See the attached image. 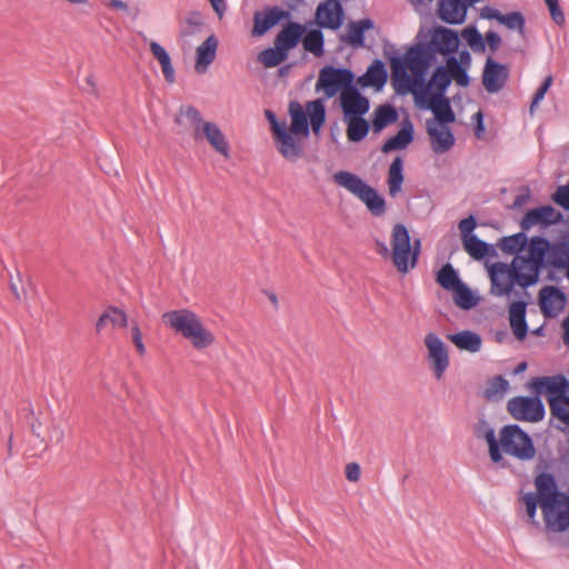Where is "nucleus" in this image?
Listing matches in <instances>:
<instances>
[{
  "label": "nucleus",
  "mask_w": 569,
  "mask_h": 569,
  "mask_svg": "<svg viewBox=\"0 0 569 569\" xmlns=\"http://www.w3.org/2000/svg\"><path fill=\"white\" fill-rule=\"evenodd\" d=\"M433 63L431 53L423 47H410L405 59L393 57L390 61L391 82L398 93L411 91L416 93V87L422 90L427 87L425 83L426 74Z\"/></svg>",
  "instance_id": "obj_1"
},
{
  "label": "nucleus",
  "mask_w": 569,
  "mask_h": 569,
  "mask_svg": "<svg viewBox=\"0 0 569 569\" xmlns=\"http://www.w3.org/2000/svg\"><path fill=\"white\" fill-rule=\"evenodd\" d=\"M539 505L548 529L563 532L569 528V496L558 491L555 477L542 472L535 479Z\"/></svg>",
  "instance_id": "obj_2"
},
{
  "label": "nucleus",
  "mask_w": 569,
  "mask_h": 569,
  "mask_svg": "<svg viewBox=\"0 0 569 569\" xmlns=\"http://www.w3.org/2000/svg\"><path fill=\"white\" fill-rule=\"evenodd\" d=\"M161 319L166 326L188 339L194 349H206L216 341L214 335L204 327L199 316L189 309L167 311Z\"/></svg>",
  "instance_id": "obj_3"
},
{
  "label": "nucleus",
  "mask_w": 569,
  "mask_h": 569,
  "mask_svg": "<svg viewBox=\"0 0 569 569\" xmlns=\"http://www.w3.org/2000/svg\"><path fill=\"white\" fill-rule=\"evenodd\" d=\"M183 118H186L192 127L194 140L204 139L218 153L226 159L230 158L229 142L217 123L203 120L199 110L193 106L180 107L174 119L176 123L181 124Z\"/></svg>",
  "instance_id": "obj_4"
},
{
  "label": "nucleus",
  "mask_w": 569,
  "mask_h": 569,
  "mask_svg": "<svg viewBox=\"0 0 569 569\" xmlns=\"http://www.w3.org/2000/svg\"><path fill=\"white\" fill-rule=\"evenodd\" d=\"M390 244L391 261L398 272L406 274L417 266L421 241L416 239L411 246L409 231L402 223L393 226Z\"/></svg>",
  "instance_id": "obj_5"
},
{
  "label": "nucleus",
  "mask_w": 569,
  "mask_h": 569,
  "mask_svg": "<svg viewBox=\"0 0 569 569\" xmlns=\"http://www.w3.org/2000/svg\"><path fill=\"white\" fill-rule=\"evenodd\" d=\"M337 184L346 188L349 192L358 197L375 217H381L387 211L386 200L377 190L367 184L360 177L348 171H338L333 176Z\"/></svg>",
  "instance_id": "obj_6"
},
{
  "label": "nucleus",
  "mask_w": 569,
  "mask_h": 569,
  "mask_svg": "<svg viewBox=\"0 0 569 569\" xmlns=\"http://www.w3.org/2000/svg\"><path fill=\"white\" fill-rule=\"evenodd\" d=\"M498 448L500 453L526 461L536 456V448L529 435L518 425L503 426L499 431Z\"/></svg>",
  "instance_id": "obj_7"
},
{
  "label": "nucleus",
  "mask_w": 569,
  "mask_h": 569,
  "mask_svg": "<svg viewBox=\"0 0 569 569\" xmlns=\"http://www.w3.org/2000/svg\"><path fill=\"white\" fill-rule=\"evenodd\" d=\"M355 74L350 69L326 66L319 71L316 89L322 90L327 98L335 97L353 87Z\"/></svg>",
  "instance_id": "obj_8"
},
{
  "label": "nucleus",
  "mask_w": 569,
  "mask_h": 569,
  "mask_svg": "<svg viewBox=\"0 0 569 569\" xmlns=\"http://www.w3.org/2000/svg\"><path fill=\"white\" fill-rule=\"evenodd\" d=\"M507 411L518 421L539 422L545 417V406L537 395L536 397L517 396L509 399Z\"/></svg>",
  "instance_id": "obj_9"
},
{
  "label": "nucleus",
  "mask_w": 569,
  "mask_h": 569,
  "mask_svg": "<svg viewBox=\"0 0 569 569\" xmlns=\"http://www.w3.org/2000/svg\"><path fill=\"white\" fill-rule=\"evenodd\" d=\"M535 395H547L549 408L553 398H563L569 390V380L563 375L538 377L530 381Z\"/></svg>",
  "instance_id": "obj_10"
},
{
  "label": "nucleus",
  "mask_w": 569,
  "mask_h": 569,
  "mask_svg": "<svg viewBox=\"0 0 569 569\" xmlns=\"http://www.w3.org/2000/svg\"><path fill=\"white\" fill-rule=\"evenodd\" d=\"M413 47H423L436 60V53L447 54L456 52L459 47L458 33L445 27H437L428 43H417Z\"/></svg>",
  "instance_id": "obj_11"
},
{
  "label": "nucleus",
  "mask_w": 569,
  "mask_h": 569,
  "mask_svg": "<svg viewBox=\"0 0 569 569\" xmlns=\"http://www.w3.org/2000/svg\"><path fill=\"white\" fill-rule=\"evenodd\" d=\"M425 345L428 349V360L431 365L433 375L437 379H441L449 366L447 348L442 340L433 332L426 335Z\"/></svg>",
  "instance_id": "obj_12"
},
{
  "label": "nucleus",
  "mask_w": 569,
  "mask_h": 569,
  "mask_svg": "<svg viewBox=\"0 0 569 569\" xmlns=\"http://www.w3.org/2000/svg\"><path fill=\"white\" fill-rule=\"evenodd\" d=\"M509 79V68L493 60L491 57L486 59L482 71V84L487 92L496 93L500 91Z\"/></svg>",
  "instance_id": "obj_13"
},
{
  "label": "nucleus",
  "mask_w": 569,
  "mask_h": 569,
  "mask_svg": "<svg viewBox=\"0 0 569 569\" xmlns=\"http://www.w3.org/2000/svg\"><path fill=\"white\" fill-rule=\"evenodd\" d=\"M490 292L496 297L510 295L513 289L512 263L495 262L489 268Z\"/></svg>",
  "instance_id": "obj_14"
},
{
  "label": "nucleus",
  "mask_w": 569,
  "mask_h": 569,
  "mask_svg": "<svg viewBox=\"0 0 569 569\" xmlns=\"http://www.w3.org/2000/svg\"><path fill=\"white\" fill-rule=\"evenodd\" d=\"M340 106L345 118L362 117L369 110V100L360 93L357 87L349 88L340 94Z\"/></svg>",
  "instance_id": "obj_15"
},
{
  "label": "nucleus",
  "mask_w": 569,
  "mask_h": 569,
  "mask_svg": "<svg viewBox=\"0 0 569 569\" xmlns=\"http://www.w3.org/2000/svg\"><path fill=\"white\" fill-rule=\"evenodd\" d=\"M563 219V216L560 211L556 210L551 206H541L539 208L529 210L522 217L520 221V227L522 230H529L531 227L536 224H553L558 223Z\"/></svg>",
  "instance_id": "obj_16"
},
{
  "label": "nucleus",
  "mask_w": 569,
  "mask_h": 569,
  "mask_svg": "<svg viewBox=\"0 0 569 569\" xmlns=\"http://www.w3.org/2000/svg\"><path fill=\"white\" fill-rule=\"evenodd\" d=\"M567 297L557 287L546 286L539 291V306L545 317H555L566 306Z\"/></svg>",
  "instance_id": "obj_17"
},
{
  "label": "nucleus",
  "mask_w": 569,
  "mask_h": 569,
  "mask_svg": "<svg viewBox=\"0 0 569 569\" xmlns=\"http://www.w3.org/2000/svg\"><path fill=\"white\" fill-rule=\"evenodd\" d=\"M343 9L338 0H327L318 6L316 21L319 27L338 29L342 23Z\"/></svg>",
  "instance_id": "obj_18"
},
{
  "label": "nucleus",
  "mask_w": 569,
  "mask_h": 569,
  "mask_svg": "<svg viewBox=\"0 0 569 569\" xmlns=\"http://www.w3.org/2000/svg\"><path fill=\"white\" fill-rule=\"evenodd\" d=\"M436 123L433 119H428L426 122V130L431 139V147L435 153H445L455 144V137L452 131L447 126Z\"/></svg>",
  "instance_id": "obj_19"
},
{
  "label": "nucleus",
  "mask_w": 569,
  "mask_h": 569,
  "mask_svg": "<svg viewBox=\"0 0 569 569\" xmlns=\"http://www.w3.org/2000/svg\"><path fill=\"white\" fill-rule=\"evenodd\" d=\"M468 7L466 0H439L437 14L448 24H460L466 19Z\"/></svg>",
  "instance_id": "obj_20"
},
{
  "label": "nucleus",
  "mask_w": 569,
  "mask_h": 569,
  "mask_svg": "<svg viewBox=\"0 0 569 569\" xmlns=\"http://www.w3.org/2000/svg\"><path fill=\"white\" fill-rule=\"evenodd\" d=\"M426 108L432 111L435 114L433 121L440 126L456 121V114L450 106V101L445 94H429Z\"/></svg>",
  "instance_id": "obj_21"
},
{
  "label": "nucleus",
  "mask_w": 569,
  "mask_h": 569,
  "mask_svg": "<svg viewBox=\"0 0 569 569\" xmlns=\"http://www.w3.org/2000/svg\"><path fill=\"white\" fill-rule=\"evenodd\" d=\"M274 139L279 142V152L287 160L297 161L303 157L305 150L302 143L293 138V133L288 131V128L279 131V133L274 136Z\"/></svg>",
  "instance_id": "obj_22"
},
{
  "label": "nucleus",
  "mask_w": 569,
  "mask_h": 569,
  "mask_svg": "<svg viewBox=\"0 0 569 569\" xmlns=\"http://www.w3.org/2000/svg\"><path fill=\"white\" fill-rule=\"evenodd\" d=\"M306 33V27L298 22H288L274 38V46H279L287 53L297 47Z\"/></svg>",
  "instance_id": "obj_23"
},
{
  "label": "nucleus",
  "mask_w": 569,
  "mask_h": 569,
  "mask_svg": "<svg viewBox=\"0 0 569 569\" xmlns=\"http://www.w3.org/2000/svg\"><path fill=\"white\" fill-rule=\"evenodd\" d=\"M526 301H513L509 306V322L511 330L518 340L527 337L528 325L526 321Z\"/></svg>",
  "instance_id": "obj_24"
},
{
  "label": "nucleus",
  "mask_w": 569,
  "mask_h": 569,
  "mask_svg": "<svg viewBox=\"0 0 569 569\" xmlns=\"http://www.w3.org/2000/svg\"><path fill=\"white\" fill-rule=\"evenodd\" d=\"M475 433L478 438H483L488 445L489 457L495 463H503V457L500 453V449L498 448V441L496 438L495 430L490 427V425L485 420L480 419L475 428Z\"/></svg>",
  "instance_id": "obj_25"
},
{
  "label": "nucleus",
  "mask_w": 569,
  "mask_h": 569,
  "mask_svg": "<svg viewBox=\"0 0 569 569\" xmlns=\"http://www.w3.org/2000/svg\"><path fill=\"white\" fill-rule=\"evenodd\" d=\"M413 124L407 119L403 121L401 129L396 136L389 138L382 146L381 152L389 153L395 150H402L407 148L413 140Z\"/></svg>",
  "instance_id": "obj_26"
},
{
  "label": "nucleus",
  "mask_w": 569,
  "mask_h": 569,
  "mask_svg": "<svg viewBox=\"0 0 569 569\" xmlns=\"http://www.w3.org/2000/svg\"><path fill=\"white\" fill-rule=\"evenodd\" d=\"M387 79L388 73L385 64L381 60L377 59L371 63L367 72L358 78V84L363 88L376 87L380 89L387 82Z\"/></svg>",
  "instance_id": "obj_27"
},
{
  "label": "nucleus",
  "mask_w": 569,
  "mask_h": 569,
  "mask_svg": "<svg viewBox=\"0 0 569 569\" xmlns=\"http://www.w3.org/2000/svg\"><path fill=\"white\" fill-rule=\"evenodd\" d=\"M109 325L112 328H126L128 326L127 313L118 307H108L96 322V332L100 333Z\"/></svg>",
  "instance_id": "obj_28"
},
{
  "label": "nucleus",
  "mask_w": 569,
  "mask_h": 569,
  "mask_svg": "<svg viewBox=\"0 0 569 569\" xmlns=\"http://www.w3.org/2000/svg\"><path fill=\"white\" fill-rule=\"evenodd\" d=\"M217 47L218 40L213 34H211L197 48V60L194 66L197 72L202 73L207 70L208 66L216 58Z\"/></svg>",
  "instance_id": "obj_29"
},
{
  "label": "nucleus",
  "mask_w": 569,
  "mask_h": 569,
  "mask_svg": "<svg viewBox=\"0 0 569 569\" xmlns=\"http://www.w3.org/2000/svg\"><path fill=\"white\" fill-rule=\"evenodd\" d=\"M447 339L451 341L458 349L471 353L478 352L482 346L481 337L477 332L470 330H463L457 333L448 335Z\"/></svg>",
  "instance_id": "obj_30"
},
{
  "label": "nucleus",
  "mask_w": 569,
  "mask_h": 569,
  "mask_svg": "<svg viewBox=\"0 0 569 569\" xmlns=\"http://www.w3.org/2000/svg\"><path fill=\"white\" fill-rule=\"evenodd\" d=\"M452 79L448 67L439 66L433 71V74L423 89V94H445L447 88L450 86Z\"/></svg>",
  "instance_id": "obj_31"
},
{
  "label": "nucleus",
  "mask_w": 569,
  "mask_h": 569,
  "mask_svg": "<svg viewBox=\"0 0 569 569\" xmlns=\"http://www.w3.org/2000/svg\"><path fill=\"white\" fill-rule=\"evenodd\" d=\"M282 16L283 11L277 7L268 9L263 16L259 12H256L253 17L252 34H264L271 27L279 22Z\"/></svg>",
  "instance_id": "obj_32"
},
{
  "label": "nucleus",
  "mask_w": 569,
  "mask_h": 569,
  "mask_svg": "<svg viewBox=\"0 0 569 569\" xmlns=\"http://www.w3.org/2000/svg\"><path fill=\"white\" fill-rule=\"evenodd\" d=\"M289 113L291 117L290 131L298 136L302 134L307 137L309 134L308 117L298 101H291L289 103Z\"/></svg>",
  "instance_id": "obj_33"
},
{
  "label": "nucleus",
  "mask_w": 569,
  "mask_h": 569,
  "mask_svg": "<svg viewBox=\"0 0 569 569\" xmlns=\"http://www.w3.org/2000/svg\"><path fill=\"white\" fill-rule=\"evenodd\" d=\"M509 381L502 376H496L487 381L482 397L488 402H499L509 390Z\"/></svg>",
  "instance_id": "obj_34"
},
{
  "label": "nucleus",
  "mask_w": 569,
  "mask_h": 569,
  "mask_svg": "<svg viewBox=\"0 0 569 569\" xmlns=\"http://www.w3.org/2000/svg\"><path fill=\"white\" fill-rule=\"evenodd\" d=\"M398 120V112L391 104H381L376 108L372 119V128L375 132H380L387 126Z\"/></svg>",
  "instance_id": "obj_35"
},
{
  "label": "nucleus",
  "mask_w": 569,
  "mask_h": 569,
  "mask_svg": "<svg viewBox=\"0 0 569 569\" xmlns=\"http://www.w3.org/2000/svg\"><path fill=\"white\" fill-rule=\"evenodd\" d=\"M150 50H151L153 57L161 64V69H162L166 81L168 83H173L176 80L174 69L171 64V59H170L168 52L166 51V49L162 46H160L158 42L151 41Z\"/></svg>",
  "instance_id": "obj_36"
},
{
  "label": "nucleus",
  "mask_w": 569,
  "mask_h": 569,
  "mask_svg": "<svg viewBox=\"0 0 569 569\" xmlns=\"http://www.w3.org/2000/svg\"><path fill=\"white\" fill-rule=\"evenodd\" d=\"M402 167L403 163L400 157H396L389 167L387 183L391 197H396L401 191L403 182Z\"/></svg>",
  "instance_id": "obj_37"
},
{
  "label": "nucleus",
  "mask_w": 569,
  "mask_h": 569,
  "mask_svg": "<svg viewBox=\"0 0 569 569\" xmlns=\"http://www.w3.org/2000/svg\"><path fill=\"white\" fill-rule=\"evenodd\" d=\"M348 123L347 138L349 141L359 142L365 139L369 132V123L362 117L345 118Z\"/></svg>",
  "instance_id": "obj_38"
},
{
  "label": "nucleus",
  "mask_w": 569,
  "mask_h": 569,
  "mask_svg": "<svg viewBox=\"0 0 569 569\" xmlns=\"http://www.w3.org/2000/svg\"><path fill=\"white\" fill-rule=\"evenodd\" d=\"M373 27L371 19H362L357 22H350L348 27L347 41L352 47H362L365 43V31Z\"/></svg>",
  "instance_id": "obj_39"
},
{
  "label": "nucleus",
  "mask_w": 569,
  "mask_h": 569,
  "mask_svg": "<svg viewBox=\"0 0 569 569\" xmlns=\"http://www.w3.org/2000/svg\"><path fill=\"white\" fill-rule=\"evenodd\" d=\"M518 258L512 261V279L513 286L519 284L522 288H528L538 281V267L530 264V271L528 273L521 272V266H517Z\"/></svg>",
  "instance_id": "obj_40"
},
{
  "label": "nucleus",
  "mask_w": 569,
  "mask_h": 569,
  "mask_svg": "<svg viewBox=\"0 0 569 569\" xmlns=\"http://www.w3.org/2000/svg\"><path fill=\"white\" fill-rule=\"evenodd\" d=\"M436 281L446 290H453L462 281L458 277L456 269L450 263L443 264L437 272Z\"/></svg>",
  "instance_id": "obj_41"
},
{
  "label": "nucleus",
  "mask_w": 569,
  "mask_h": 569,
  "mask_svg": "<svg viewBox=\"0 0 569 569\" xmlns=\"http://www.w3.org/2000/svg\"><path fill=\"white\" fill-rule=\"evenodd\" d=\"M549 241L542 237H533L529 246L530 264L540 267L543 262L545 254L549 249Z\"/></svg>",
  "instance_id": "obj_42"
},
{
  "label": "nucleus",
  "mask_w": 569,
  "mask_h": 569,
  "mask_svg": "<svg viewBox=\"0 0 569 569\" xmlns=\"http://www.w3.org/2000/svg\"><path fill=\"white\" fill-rule=\"evenodd\" d=\"M301 40L306 51L316 57L323 56V33L319 29L308 31Z\"/></svg>",
  "instance_id": "obj_43"
},
{
  "label": "nucleus",
  "mask_w": 569,
  "mask_h": 569,
  "mask_svg": "<svg viewBox=\"0 0 569 569\" xmlns=\"http://www.w3.org/2000/svg\"><path fill=\"white\" fill-rule=\"evenodd\" d=\"M528 242V238L523 232L503 237L499 242V248L509 254H517L523 250Z\"/></svg>",
  "instance_id": "obj_44"
},
{
  "label": "nucleus",
  "mask_w": 569,
  "mask_h": 569,
  "mask_svg": "<svg viewBox=\"0 0 569 569\" xmlns=\"http://www.w3.org/2000/svg\"><path fill=\"white\" fill-rule=\"evenodd\" d=\"M288 58V53L282 50L279 46H274L273 48H268L262 50L259 56L258 60L266 67V68H273L282 63Z\"/></svg>",
  "instance_id": "obj_45"
},
{
  "label": "nucleus",
  "mask_w": 569,
  "mask_h": 569,
  "mask_svg": "<svg viewBox=\"0 0 569 569\" xmlns=\"http://www.w3.org/2000/svg\"><path fill=\"white\" fill-rule=\"evenodd\" d=\"M462 243L466 252L475 260H481L489 253V244L477 236L463 239Z\"/></svg>",
  "instance_id": "obj_46"
},
{
  "label": "nucleus",
  "mask_w": 569,
  "mask_h": 569,
  "mask_svg": "<svg viewBox=\"0 0 569 569\" xmlns=\"http://www.w3.org/2000/svg\"><path fill=\"white\" fill-rule=\"evenodd\" d=\"M452 291L455 292V303L463 310L473 308L478 302V299L473 296L472 291L463 282Z\"/></svg>",
  "instance_id": "obj_47"
},
{
  "label": "nucleus",
  "mask_w": 569,
  "mask_h": 569,
  "mask_svg": "<svg viewBox=\"0 0 569 569\" xmlns=\"http://www.w3.org/2000/svg\"><path fill=\"white\" fill-rule=\"evenodd\" d=\"M550 412L555 419L569 427V396L553 398L551 400Z\"/></svg>",
  "instance_id": "obj_48"
},
{
  "label": "nucleus",
  "mask_w": 569,
  "mask_h": 569,
  "mask_svg": "<svg viewBox=\"0 0 569 569\" xmlns=\"http://www.w3.org/2000/svg\"><path fill=\"white\" fill-rule=\"evenodd\" d=\"M312 130L318 132L326 121V109L321 100H315L307 104Z\"/></svg>",
  "instance_id": "obj_49"
},
{
  "label": "nucleus",
  "mask_w": 569,
  "mask_h": 569,
  "mask_svg": "<svg viewBox=\"0 0 569 569\" xmlns=\"http://www.w3.org/2000/svg\"><path fill=\"white\" fill-rule=\"evenodd\" d=\"M447 67L450 71L451 79L460 87H467L470 83L466 67L460 64L457 58L450 57L447 60Z\"/></svg>",
  "instance_id": "obj_50"
},
{
  "label": "nucleus",
  "mask_w": 569,
  "mask_h": 569,
  "mask_svg": "<svg viewBox=\"0 0 569 569\" xmlns=\"http://www.w3.org/2000/svg\"><path fill=\"white\" fill-rule=\"evenodd\" d=\"M499 23L506 26L510 30H517L520 34L525 33L526 21L523 14L519 11L502 14Z\"/></svg>",
  "instance_id": "obj_51"
},
{
  "label": "nucleus",
  "mask_w": 569,
  "mask_h": 569,
  "mask_svg": "<svg viewBox=\"0 0 569 569\" xmlns=\"http://www.w3.org/2000/svg\"><path fill=\"white\" fill-rule=\"evenodd\" d=\"M462 37L475 51H485V42L476 27L469 26L462 31Z\"/></svg>",
  "instance_id": "obj_52"
},
{
  "label": "nucleus",
  "mask_w": 569,
  "mask_h": 569,
  "mask_svg": "<svg viewBox=\"0 0 569 569\" xmlns=\"http://www.w3.org/2000/svg\"><path fill=\"white\" fill-rule=\"evenodd\" d=\"M552 76H547L541 86L537 89L529 108L531 114L535 112V109L538 107L539 102L545 98V94L552 84Z\"/></svg>",
  "instance_id": "obj_53"
},
{
  "label": "nucleus",
  "mask_w": 569,
  "mask_h": 569,
  "mask_svg": "<svg viewBox=\"0 0 569 569\" xmlns=\"http://www.w3.org/2000/svg\"><path fill=\"white\" fill-rule=\"evenodd\" d=\"M545 2L549 9L553 22L558 26H563L566 22V18L563 11L559 6L558 0H545Z\"/></svg>",
  "instance_id": "obj_54"
},
{
  "label": "nucleus",
  "mask_w": 569,
  "mask_h": 569,
  "mask_svg": "<svg viewBox=\"0 0 569 569\" xmlns=\"http://www.w3.org/2000/svg\"><path fill=\"white\" fill-rule=\"evenodd\" d=\"M552 200L565 210H569V184L558 187Z\"/></svg>",
  "instance_id": "obj_55"
},
{
  "label": "nucleus",
  "mask_w": 569,
  "mask_h": 569,
  "mask_svg": "<svg viewBox=\"0 0 569 569\" xmlns=\"http://www.w3.org/2000/svg\"><path fill=\"white\" fill-rule=\"evenodd\" d=\"M476 226L477 221L473 216H469L468 218H465L459 222V230L461 232L462 240L472 236L471 233L475 230Z\"/></svg>",
  "instance_id": "obj_56"
},
{
  "label": "nucleus",
  "mask_w": 569,
  "mask_h": 569,
  "mask_svg": "<svg viewBox=\"0 0 569 569\" xmlns=\"http://www.w3.org/2000/svg\"><path fill=\"white\" fill-rule=\"evenodd\" d=\"M131 336H132V342H133V345L136 347L137 352L140 356H144L146 347H144V343L142 341L141 330H140V328H139V326L137 323L131 327Z\"/></svg>",
  "instance_id": "obj_57"
},
{
  "label": "nucleus",
  "mask_w": 569,
  "mask_h": 569,
  "mask_svg": "<svg viewBox=\"0 0 569 569\" xmlns=\"http://www.w3.org/2000/svg\"><path fill=\"white\" fill-rule=\"evenodd\" d=\"M528 517L533 520L536 516L537 505L539 499L533 493H528L523 497Z\"/></svg>",
  "instance_id": "obj_58"
},
{
  "label": "nucleus",
  "mask_w": 569,
  "mask_h": 569,
  "mask_svg": "<svg viewBox=\"0 0 569 569\" xmlns=\"http://www.w3.org/2000/svg\"><path fill=\"white\" fill-rule=\"evenodd\" d=\"M346 478L351 482H357L360 479V466L357 462H350L346 466Z\"/></svg>",
  "instance_id": "obj_59"
},
{
  "label": "nucleus",
  "mask_w": 569,
  "mask_h": 569,
  "mask_svg": "<svg viewBox=\"0 0 569 569\" xmlns=\"http://www.w3.org/2000/svg\"><path fill=\"white\" fill-rule=\"evenodd\" d=\"M264 113H266V117H267V119L269 120V122L271 124V129H272L273 136L278 134L279 131L284 130L287 128V123L286 122H278L277 117H276V114L272 111L266 110Z\"/></svg>",
  "instance_id": "obj_60"
},
{
  "label": "nucleus",
  "mask_w": 569,
  "mask_h": 569,
  "mask_svg": "<svg viewBox=\"0 0 569 569\" xmlns=\"http://www.w3.org/2000/svg\"><path fill=\"white\" fill-rule=\"evenodd\" d=\"M486 42L489 49L495 52L501 44V37L495 31H488L486 33Z\"/></svg>",
  "instance_id": "obj_61"
},
{
  "label": "nucleus",
  "mask_w": 569,
  "mask_h": 569,
  "mask_svg": "<svg viewBox=\"0 0 569 569\" xmlns=\"http://www.w3.org/2000/svg\"><path fill=\"white\" fill-rule=\"evenodd\" d=\"M480 16L485 19L496 20L499 22L502 13L493 7L486 6L481 9Z\"/></svg>",
  "instance_id": "obj_62"
},
{
  "label": "nucleus",
  "mask_w": 569,
  "mask_h": 569,
  "mask_svg": "<svg viewBox=\"0 0 569 569\" xmlns=\"http://www.w3.org/2000/svg\"><path fill=\"white\" fill-rule=\"evenodd\" d=\"M184 21L192 28H199L203 24L201 13L197 11L189 12L184 18Z\"/></svg>",
  "instance_id": "obj_63"
},
{
  "label": "nucleus",
  "mask_w": 569,
  "mask_h": 569,
  "mask_svg": "<svg viewBox=\"0 0 569 569\" xmlns=\"http://www.w3.org/2000/svg\"><path fill=\"white\" fill-rule=\"evenodd\" d=\"M64 437L63 429L58 423H52L49 430V438L51 441H54L56 443H59L62 441Z\"/></svg>",
  "instance_id": "obj_64"
}]
</instances>
